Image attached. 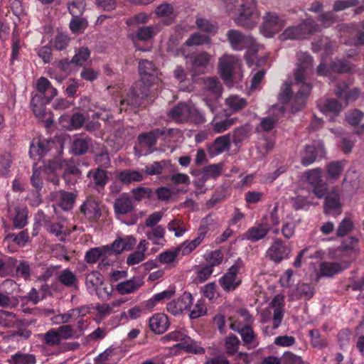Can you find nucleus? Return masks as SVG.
Listing matches in <instances>:
<instances>
[{"mask_svg": "<svg viewBox=\"0 0 364 364\" xmlns=\"http://www.w3.org/2000/svg\"><path fill=\"white\" fill-rule=\"evenodd\" d=\"M226 104L233 110L239 111L245 108L247 105V100L245 98H240L237 96H233L226 100Z\"/></svg>", "mask_w": 364, "mask_h": 364, "instance_id": "nucleus-58", "label": "nucleus"}, {"mask_svg": "<svg viewBox=\"0 0 364 364\" xmlns=\"http://www.w3.org/2000/svg\"><path fill=\"white\" fill-rule=\"evenodd\" d=\"M140 79L144 84L148 86H152L158 81L159 72L151 61L148 60H141L138 66Z\"/></svg>", "mask_w": 364, "mask_h": 364, "instance_id": "nucleus-6", "label": "nucleus"}, {"mask_svg": "<svg viewBox=\"0 0 364 364\" xmlns=\"http://www.w3.org/2000/svg\"><path fill=\"white\" fill-rule=\"evenodd\" d=\"M196 24L198 29L205 33H215L218 30L217 26L203 18H198Z\"/></svg>", "mask_w": 364, "mask_h": 364, "instance_id": "nucleus-61", "label": "nucleus"}, {"mask_svg": "<svg viewBox=\"0 0 364 364\" xmlns=\"http://www.w3.org/2000/svg\"><path fill=\"white\" fill-rule=\"evenodd\" d=\"M264 22L259 28L260 33L266 38H272L281 31L286 24V21L276 13L268 11L263 17Z\"/></svg>", "mask_w": 364, "mask_h": 364, "instance_id": "nucleus-5", "label": "nucleus"}, {"mask_svg": "<svg viewBox=\"0 0 364 364\" xmlns=\"http://www.w3.org/2000/svg\"><path fill=\"white\" fill-rule=\"evenodd\" d=\"M49 104L46 94H36L31 100V107L35 116L38 118H44L46 116V105Z\"/></svg>", "mask_w": 364, "mask_h": 364, "instance_id": "nucleus-21", "label": "nucleus"}, {"mask_svg": "<svg viewBox=\"0 0 364 364\" xmlns=\"http://www.w3.org/2000/svg\"><path fill=\"white\" fill-rule=\"evenodd\" d=\"M354 229V223L351 218L348 217L344 218L338 224L336 229V235L338 237L347 235Z\"/></svg>", "mask_w": 364, "mask_h": 364, "instance_id": "nucleus-42", "label": "nucleus"}, {"mask_svg": "<svg viewBox=\"0 0 364 364\" xmlns=\"http://www.w3.org/2000/svg\"><path fill=\"white\" fill-rule=\"evenodd\" d=\"M309 335L311 337V343L314 347L323 348L326 346V341L325 338H321L320 331L318 329L310 330Z\"/></svg>", "mask_w": 364, "mask_h": 364, "instance_id": "nucleus-62", "label": "nucleus"}, {"mask_svg": "<svg viewBox=\"0 0 364 364\" xmlns=\"http://www.w3.org/2000/svg\"><path fill=\"white\" fill-rule=\"evenodd\" d=\"M359 240L355 236H350L344 240L338 250L348 255H358L359 253L358 248Z\"/></svg>", "mask_w": 364, "mask_h": 364, "instance_id": "nucleus-34", "label": "nucleus"}, {"mask_svg": "<svg viewBox=\"0 0 364 364\" xmlns=\"http://www.w3.org/2000/svg\"><path fill=\"white\" fill-rule=\"evenodd\" d=\"M237 63V60L231 55H224L220 58L218 68L220 76L226 84L232 82V73Z\"/></svg>", "mask_w": 364, "mask_h": 364, "instance_id": "nucleus-8", "label": "nucleus"}, {"mask_svg": "<svg viewBox=\"0 0 364 364\" xmlns=\"http://www.w3.org/2000/svg\"><path fill=\"white\" fill-rule=\"evenodd\" d=\"M80 212L91 222L97 221L102 215V211L97 200L88 197L80 206Z\"/></svg>", "mask_w": 364, "mask_h": 364, "instance_id": "nucleus-12", "label": "nucleus"}, {"mask_svg": "<svg viewBox=\"0 0 364 364\" xmlns=\"http://www.w3.org/2000/svg\"><path fill=\"white\" fill-rule=\"evenodd\" d=\"M85 6L86 4L82 0L73 1L68 6L69 13L73 17H80L85 10Z\"/></svg>", "mask_w": 364, "mask_h": 364, "instance_id": "nucleus-53", "label": "nucleus"}, {"mask_svg": "<svg viewBox=\"0 0 364 364\" xmlns=\"http://www.w3.org/2000/svg\"><path fill=\"white\" fill-rule=\"evenodd\" d=\"M51 144L50 141L34 138L30 146V156L34 160H40L50 151Z\"/></svg>", "mask_w": 364, "mask_h": 364, "instance_id": "nucleus-15", "label": "nucleus"}, {"mask_svg": "<svg viewBox=\"0 0 364 364\" xmlns=\"http://www.w3.org/2000/svg\"><path fill=\"white\" fill-rule=\"evenodd\" d=\"M173 11V7L168 3L161 4V18L167 17L164 20L161 19V23L164 25H170L174 21V16H171Z\"/></svg>", "mask_w": 364, "mask_h": 364, "instance_id": "nucleus-47", "label": "nucleus"}, {"mask_svg": "<svg viewBox=\"0 0 364 364\" xmlns=\"http://www.w3.org/2000/svg\"><path fill=\"white\" fill-rule=\"evenodd\" d=\"M292 96L291 84L284 82L278 95V100L282 104H287L289 102Z\"/></svg>", "mask_w": 364, "mask_h": 364, "instance_id": "nucleus-59", "label": "nucleus"}, {"mask_svg": "<svg viewBox=\"0 0 364 364\" xmlns=\"http://www.w3.org/2000/svg\"><path fill=\"white\" fill-rule=\"evenodd\" d=\"M240 344V341L235 335L231 334L228 336L225 341V347L227 353L231 355H235L238 350Z\"/></svg>", "mask_w": 364, "mask_h": 364, "instance_id": "nucleus-50", "label": "nucleus"}, {"mask_svg": "<svg viewBox=\"0 0 364 364\" xmlns=\"http://www.w3.org/2000/svg\"><path fill=\"white\" fill-rule=\"evenodd\" d=\"M259 14L256 10L255 3L242 2L234 18L235 23L241 27L252 29L257 23Z\"/></svg>", "mask_w": 364, "mask_h": 364, "instance_id": "nucleus-3", "label": "nucleus"}, {"mask_svg": "<svg viewBox=\"0 0 364 364\" xmlns=\"http://www.w3.org/2000/svg\"><path fill=\"white\" fill-rule=\"evenodd\" d=\"M78 165L79 164H77L73 159H63L62 178L64 179L67 185L74 183L70 176H76L77 178H81L82 171L78 168Z\"/></svg>", "mask_w": 364, "mask_h": 364, "instance_id": "nucleus-17", "label": "nucleus"}, {"mask_svg": "<svg viewBox=\"0 0 364 364\" xmlns=\"http://www.w3.org/2000/svg\"><path fill=\"white\" fill-rule=\"evenodd\" d=\"M243 267L244 262L239 257L227 272L220 278L219 284L225 291H232L241 284L242 280L237 277V274Z\"/></svg>", "mask_w": 364, "mask_h": 364, "instance_id": "nucleus-4", "label": "nucleus"}, {"mask_svg": "<svg viewBox=\"0 0 364 364\" xmlns=\"http://www.w3.org/2000/svg\"><path fill=\"white\" fill-rule=\"evenodd\" d=\"M237 118H228L220 122L211 123L213 129L215 133H222L230 129L235 122Z\"/></svg>", "mask_w": 364, "mask_h": 364, "instance_id": "nucleus-52", "label": "nucleus"}, {"mask_svg": "<svg viewBox=\"0 0 364 364\" xmlns=\"http://www.w3.org/2000/svg\"><path fill=\"white\" fill-rule=\"evenodd\" d=\"M230 146V138L229 134H225L217 137L213 144L208 148V151L211 156H215L229 149Z\"/></svg>", "mask_w": 364, "mask_h": 364, "instance_id": "nucleus-26", "label": "nucleus"}, {"mask_svg": "<svg viewBox=\"0 0 364 364\" xmlns=\"http://www.w3.org/2000/svg\"><path fill=\"white\" fill-rule=\"evenodd\" d=\"M344 161H335L328 164L326 166V179L328 181H337L343 170Z\"/></svg>", "mask_w": 364, "mask_h": 364, "instance_id": "nucleus-31", "label": "nucleus"}, {"mask_svg": "<svg viewBox=\"0 0 364 364\" xmlns=\"http://www.w3.org/2000/svg\"><path fill=\"white\" fill-rule=\"evenodd\" d=\"M104 283V277L97 271H92L87 274L85 277V285L88 289L95 291L99 297H102V292L100 286Z\"/></svg>", "mask_w": 364, "mask_h": 364, "instance_id": "nucleus-24", "label": "nucleus"}, {"mask_svg": "<svg viewBox=\"0 0 364 364\" xmlns=\"http://www.w3.org/2000/svg\"><path fill=\"white\" fill-rule=\"evenodd\" d=\"M296 290L299 296L306 300L310 299L314 294V288L310 284H299Z\"/></svg>", "mask_w": 364, "mask_h": 364, "instance_id": "nucleus-57", "label": "nucleus"}, {"mask_svg": "<svg viewBox=\"0 0 364 364\" xmlns=\"http://www.w3.org/2000/svg\"><path fill=\"white\" fill-rule=\"evenodd\" d=\"M170 341H181L180 343L173 345V346L182 348L186 350V346L190 345V343L188 341H192L193 340L191 339V338L188 336H183V335L180 331H173L161 338V341H162L164 343Z\"/></svg>", "mask_w": 364, "mask_h": 364, "instance_id": "nucleus-30", "label": "nucleus"}, {"mask_svg": "<svg viewBox=\"0 0 364 364\" xmlns=\"http://www.w3.org/2000/svg\"><path fill=\"white\" fill-rule=\"evenodd\" d=\"M271 229V225L267 223H260L250 228L245 232V237L247 240L252 242H256L264 238Z\"/></svg>", "mask_w": 364, "mask_h": 364, "instance_id": "nucleus-18", "label": "nucleus"}, {"mask_svg": "<svg viewBox=\"0 0 364 364\" xmlns=\"http://www.w3.org/2000/svg\"><path fill=\"white\" fill-rule=\"evenodd\" d=\"M320 31V26L311 18L303 20L301 23L295 26H289L281 33L279 38L282 41L290 40H301L308 38L310 36Z\"/></svg>", "mask_w": 364, "mask_h": 364, "instance_id": "nucleus-1", "label": "nucleus"}, {"mask_svg": "<svg viewBox=\"0 0 364 364\" xmlns=\"http://www.w3.org/2000/svg\"><path fill=\"white\" fill-rule=\"evenodd\" d=\"M198 80L203 81L204 89L210 91L212 93L220 95L222 94V85L218 77H207Z\"/></svg>", "mask_w": 364, "mask_h": 364, "instance_id": "nucleus-36", "label": "nucleus"}, {"mask_svg": "<svg viewBox=\"0 0 364 364\" xmlns=\"http://www.w3.org/2000/svg\"><path fill=\"white\" fill-rule=\"evenodd\" d=\"M188 119L195 124H203L205 122L204 114L192 103L189 105Z\"/></svg>", "mask_w": 364, "mask_h": 364, "instance_id": "nucleus-55", "label": "nucleus"}, {"mask_svg": "<svg viewBox=\"0 0 364 364\" xmlns=\"http://www.w3.org/2000/svg\"><path fill=\"white\" fill-rule=\"evenodd\" d=\"M350 262H321L320 265V271L322 276L333 277V275L346 269L349 267Z\"/></svg>", "mask_w": 364, "mask_h": 364, "instance_id": "nucleus-22", "label": "nucleus"}, {"mask_svg": "<svg viewBox=\"0 0 364 364\" xmlns=\"http://www.w3.org/2000/svg\"><path fill=\"white\" fill-rule=\"evenodd\" d=\"M322 169L321 168L309 170L306 172L307 182L314 187L313 193L317 198H321L328 191V185L321 179Z\"/></svg>", "mask_w": 364, "mask_h": 364, "instance_id": "nucleus-7", "label": "nucleus"}, {"mask_svg": "<svg viewBox=\"0 0 364 364\" xmlns=\"http://www.w3.org/2000/svg\"><path fill=\"white\" fill-rule=\"evenodd\" d=\"M90 51L86 47H80L71 59L75 65H82L90 58Z\"/></svg>", "mask_w": 364, "mask_h": 364, "instance_id": "nucleus-49", "label": "nucleus"}, {"mask_svg": "<svg viewBox=\"0 0 364 364\" xmlns=\"http://www.w3.org/2000/svg\"><path fill=\"white\" fill-rule=\"evenodd\" d=\"M226 36L231 47L235 50H242L251 43V39L237 30L230 29Z\"/></svg>", "mask_w": 364, "mask_h": 364, "instance_id": "nucleus-16", "label": "nucleus"}, {"mask_svg": "<svg viewBox=\"0 0 364 364\" xmlns=\"http://www.w3.org/2000/svg\"><path fill=\"white\" fill-rule=\"evenodd\" d=\"M87 177H92L95 183V188L100 191L104 189L108 182V172L102 168H97L95 170H90L87 173Z\"/></svg>", "mask_w": 364, "mask_h": 364, "instance_id": "nucleus-27", "label": "nucleus"}, {"mask_svg": "<svg viewBox=\"0 0 364 364\" xmlns=\"http://www.w3.org/2000/svg\"><path fill=\"white\" fill-rule=\"evenodd\" d=\"M193 303V296L190 292L185 291L178 299L173 300L167 304V310L173 315L181 314L183 311L188 310Z\"/></svg>", "mask_w": 364, "mask_h": 364, "instance_id": "nucleus-11", "label": "nucleus"}, {"mask_svg": "<svg viewBox=\"0 0 364 364\" xmlns=\"http://www.w3.org/2000/svg\"><path fill=\"white\" fill-rule=\"evenodd\" d=\"M335 11H326L319 14L318 20L324 27H329L337 21V16L334 14Z\"/></svg>", "mask_w": 364, "mask_h": 364, "instance_id": "nucleus-64", "label": "nucleus"}, {"mask_svg": "<svg viewBox=\"0 0 364 364\" xmlns=\"http://www.w3.org/2000/svg\"><path fill=\"white\" fill-rule=\"evenodd\" d=\"M143 173L134 169H124L119 172L117 179L123 185H129L134 182H140L143 180Z\"/></svg>", "mask_w": 364, "mask_h": 364, "instance_id": "nucleus-25", "label": "nucleus"}, {"mask_svg": "<svg viewBox=\"0 0 364 364\" xmlns=\"http://www.w3.org/2000/svg\"><path fill=\"white\" fill-rule=\"evenodd\" d=\"M358 4V0H338L333 5V11L338 12L350 7L357 6Z\"/></svg>", "mask_w": 364, "mask_h": 364, "instance_id": "nucleus-63", "label": "nucleus"}, {"mask_svg": "<svg viewBox=\"0 0 364 364\" xmlns=\"http://www.w3.org/2000/svg\"><path fill=\"white\" fill-rule=\"evenodd\" d=\"M323 152L324 148L321 143L306 144L302 153L301 164L304 166H308L316 160L319 154H322Z\"/></svg>", "mask_w": 364, "mask_h": 364, "instance_id": "nucleus-14", "label": "nucleus"}, {"mask_svg": "<svg viewBox=\"0 0 364 364\" xmlns=\"http://www.w3.org/2000/svg\"><path fill=\"white\" fill-rule=\"evenodd\" d=\"M56 329L61 341L76 338H78L80 335L73 326L69 324L60 326Z\"/></svg>", "mask_w": 364, "mask_h": 364, "instance_id": "nucleus-43", "label": "nucleus"}, {"mask_svg": "<svg viewBox=\"0 0 364 364\" xmlns=\"http://www.w3.org/2000/svg\"><path fill=\"white\" fill-rule=\"evenodd\" d=\"M151 86L144 84L141 81H136L131 87L125 98L121 100V110L127 111L139 108L149 96Z\"/></svg>", "mask_w": 364, "mask_h": 364, "instance_id": "nucleus-2", "label": "nucleus"}, {"mask_svg": "<svg viewBox=\"0 0 364 364\" xmlns=\"http://www.w3.org/2000/svg\"><path fill=\"white\" fill-rule=\"evenodd\" d=\"M144 281L139 277H133L117 284L116 290L120 294H128L136 291L143 284Z\"/></svg>", "mask_w": 364, "mask_h": 364, "instance_id": "nucleus-23", "label": "nucleus"}, {"mask_svg": "<svg viewBox=\"0 0 364 364\" xmlns=\"http://www.w3.org/2000/svg\"><path fill=\"white\" fill-rule=\"evenodd\" d=\"M323 197L325 198L324 213L333 217L339 215L342 213V204L339 193L335 191L326 192Z\"/></svg>", "mask_w": 364, "mask_h": 364, "instance_id": "nucleus-10", "label": "nucleus"}, {"mask_svg": "<svg viewBox=\"0 0 364 364\" xmlns=\"http://www.w3.org/2000/svg\"><path fill=\"white\" fill-rule=\"evenodd\" d=\"M291 248L284 245L280 239H276L267 251L269 259L278 264L289 257Z\"/></svg>", "mask_w": 364, "mask_h": 364, "instance_id": "nucleus-9", "label": "nucleus"}, {"mask_svg": "<svg viewBox=\"0 0 364 364\" xmlns=\"http://www.w3.org/2000/svg\"><path fill=\"white\" fill-rule=\"evenodd\" d=\"M210 55L206 52H201L193 57L191 70L193 81L196 82L197 75L204 74L208 70Z\"/></svg>", "mask_w": 364, "mask_h": 364, "instance_id": "nucleus-13", "label": "nucleus"}, {"mask_svg": "<svg viewBox=\"0 0 364 364\" xmlns=\"http://www.w3.org/2000/svg\"><path fill=\"white\" fill-rule=\"evenodd\" d=\"M88 26V21L85 18L73 17L69 27L73 33H80Z\"/></svg>", "mask_w": 364, "mask_h": 364, "instance_id": "nucleus-45", "label": "nucleus"}, {"mask_svg": "<svg viewBox=\"0 0 364 364\" xmlns=\"http://www.w3.org/2000/svg\"><path fill=\"white\" fill-rule=\"evenodd\" d=\"M154 28L152 26H141L134 35L132 34V39L135 38L139 41H148L154 36Z\"/></svg>", "mask_w": 364, "mask_h": 364, "instance_id": "nucleus-48", "label": "nucleus"}, {"mask_svg": "<svg viewBox=\"0 0 364 364\" xmlns=\"http://www.w3.org/2000/svg\"><path fill=\"white\" fill-rule=\"evenodd\" d=\"M60 193L59 206L63 210H70L72 209L76 200V195L65 191H60Z\"/></svg>", "mask_w": 364, "mask_h": 364, "instance_id": "nucleus-38", "label": "nucleus"}, {"mask_svg": "<svg viewBox=\"0 0 364 364\" xmlns=\"http://www.w3.org/2000/svg\"><path fill=\"white\" fill-rule=\"evenodd\" d=\"M114 212L117 215H124L134 209L132 200L128 196L117 198L114 203Z\"/></svg>", "mask_w": 364, "mask_h": 364, "instance_id": "nucleus-29", "label": "nucleus"}, {"mask_svg": "<svg viewBox=\"0 0 364 364\" xmlns=\"http://www.w3.org/2000/svg\"><path fill=\"white\" fill-rule=\"evenodd\" d=\"M308 60L310 62L311 60V58L309 55L306 56L305 63L298 64L297 68L296 69L294 72V76H295V84L296 85H299L301 83L306 82L305 80V74L307 69V63Z\"/></svg>", "mask_w": 364, "mask_h": 364, "instance_id": "nucleus-46", "label": "nucleus"}, {"mask_svg": "<svg viewBox=\"0 0 364 364\" xmlns=\"http://www.w3.org/2000/svg\"><path fill=\"white\" fill-rule=\"evenodd\" d=\"M105 252L108 255H117L121 254L124 249L123 248V240L122 237L116 239L110 245L104 246Z\"/></svg>", "mask_w": 364, "mask_h": 364, "instance_id": "nucleus-56", "label": "nucleus"}, {"mask_svg": "<svg viewBox=\"0 0 364 364\" xmlns=\"http://www.w3.org/2000/svg\"><path fill=\"white\" fill-rule=\"evenodd\" d=\"M190 103L179 102L169 111V116L174 120L180 122L186 121L188 118V109Z\"/></svg>", "mask_w": 364, "mask_h": 364, "instance_id": "nucleus-28", "label": "nucleus"}, {"mask_svg": "<svg viewBox=\"0 0 364 364\" xmlns=\"http://www.w3.org/2000/svg\"><path fill=\"white\" fill-rule=\"evenodd\" d=\"M167 167L172 173L169 176V179L175 185L190 183L189 176L186 173H178V167L176 165L171 164L165 160L161 161V171L165 167Z\"/></svg>", "mask_w": 364, "mask_h": 364, "instance_id": "nucleus-19", "label": "nucleus"}, {"mask_svg": "<svg viewBox=\"0 0 364 364\" xmlns=\"http://www.w3.org/2000/svg\"><path fill=\"white\" fill-rule=\"evenodd\" d=\"M11 364H36L35 355L18 352L11 356L9 360Z\"/></svg>", "mask_w": 364, "mask_h": 364, "instance_id": "nucleus-40", "label": "nucleus"}, {"mask_svg": "<svg viewBox=\"0 0 364 364\" xmlns=\"http://www.w3.org/2000/svg\"><path fill=\"white\" fill-rule=\"evenodd\" d=\"M353 64L346 59L336 58L330 62V70L332 73L344 74L352 71Z\"/></svg>", "mask_w": 364, "mask_h": 364, "instance_id": "nucleus-32", "label": "nucleus"}, {"mask_svg": "<svg viewBox=\"0 0 364 364\" xmlns=\"http://www.w3.org/2000/svg\"><path fill=\"white\" fill-rule=\"evenodd\" d=\"M167 228L169 231L174 232V235L176 237L182 236L186 231V228L184 226L183 221L178 219L171 220L168 224Z\"/></svg>", "mask_w": 364, "mask_h": 364, "instance_id": "nucleus-60", "label": "nucleus"}, {"mask_svg": "<svg viewBox=\"0 0 364 364\" xmlns=\"http://www.w3.org/2000/svg\"><path fill=\"white\" fill-rule=\"evenodd\" d=\"M159 136V129H156L148 132L141 133L137 137L139 146L141 148H147L149 152H153V147L156 144Z\"/></svg>", "mask_w": 364, "mask_h": 364, "instance_id": "nucleus-20", "label": "nucleus"}, {"mask_svg": "<svg viewBox=\"0 0 364 364\" xmlns=\"http://www.w3.org/2000/svg\"><path fill=\"white\" fill-rule=\"evenodd\" d=\"M58 281L66 287L78 289L77 279L75 274L69 269L63 270L58 277Z\"/></svg>", "mask_w": 364, "mask_h": 364, "instance_id": "nucleus-33", "label": "nucleus"}, {"mask_svg": "<svg viewBox=\"0 0 364 364\" xmlns=\"http://www.w3.org/2000/svg\"><path fill=\"white\" fill-rule=\"evenodd\" d=\"M90 142L91 139L89 138L74 139L71 146L72 152L76 156L86 154L88 151L89 144Z\"/></svg>", "mask_w": 364, "mask_h": 364, "instance_id": "nucleus-37", "label": "nucleus"}, {"mask_svg": "<svg viewBox=\"0 0 364 364\" xmlns=\"http://www.w3.org/2000/svg\"><path fill=\"white\" fill-rule=\"evenodd\" d=\"M179 254L177 247L168 250L161 253V263L166 264L169 267H175L178 263L177 257Z\"/></svg>", "mask_w": 364, "mask_h": 364, "instance_id": "nucleus-41", "label": "nucleus"}, {"mask_svg": "<svg viewBox=\"0 0 364 364\" xmlns=\"http://www.w3.org/2000/svg\"><path fill=\"white\" fill-rule=\"evenodd\" d=\"M223 166V163L214 164L204 166L202 168V181H207L210 178H217L221 175Z\"/></svg>", "mask_w": 364, "mask_h": 364, "instance_id": "nucleus-35", "label": "nucleus"}, {"mask_svg": "<svg viewBox=\"0 0 364 364\" xmlns=\"http://www.w3.org/2000/svg\"><path fill=\"white\" fill-rule=\"evenodd\" d=\"M95 162L100 166L99 168L104 169L110 166V159L106 147H103L101 152L95 156Z\"/></svg>", "mask_w": 364, "mask_h": 364, "instance_id": "nucleus-54", "label": "nucleus"}, {"mask_svg": "<svg viewBox=\"0 0 364 364\" xmlns=\"http://www.w3.org/2000/svg\"><path fill=\"white\" fill-rule=\"evenodd\" d=\"M230 328L232 331L238 332L242 337V341L246 344L252 343L255 338L254 331L249 324L245 325L242 328H235V325L233 324L230 325Z\"/></svg>", "mask_w": 364, "mask_h": 364, "instance_id": "nucleus-39", "label": "nucleus"}, {"mask_svg": "<svg viewBox=\"0 0 364 364\" xmlns=\"http://www.w3.org/2000/svg\"><path fill=\"white\" fill-rule=\"evenodd\" d=\"M210 41L209 36L196 32L189 36L185 42V45L187 46H202L209 43Z\"/></svg>", "mask_w": 364, "mask_h": 364, "instance_id": "nucleus-44", "label": "nucleus"}, {"mask_svg": "<svg viewBox=\"0 0 364 364\" xmlns=\"http://www.w3.org/2000/svg\"><path fill=\"white\" fill-rule=\"evenodd\" d=\"M102 255H107L104 246L89 250L85 257V260L90 264L95 263Z\"/></svg>", "mask_w": 364, "mask_h": 364, "instance_id": "nucleus-51", "label": "nucleus"}]
</instances>
